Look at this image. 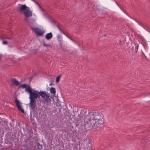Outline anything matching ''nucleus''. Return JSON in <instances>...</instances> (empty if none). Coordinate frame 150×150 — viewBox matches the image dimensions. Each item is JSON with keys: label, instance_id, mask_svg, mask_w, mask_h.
<instances>
[{"label": "nucleus", "instance_id": "nucleus-1", "mask_svg": "<svg viewBox=\"0 0 150 150\" xmlns=\"http://www.w3.org/2000/svg\"><path fill=\"white\" fill-rule=\"evenodd\" d=\"M85 123V127L86 129L98 131L103 127V115L99 112L90 111L87 115L83 116Z\"/></svg>", "mask_w": 150, "mask_h": 150}, {"label": "nucleus", "instance_id": "nucleus-2", "mask_svg": "<svg viewBox=\"0 0 150 150\" xmlns=\"http://www.w3.org/2000/svg\"><path fill=\"white\" fill-rule=\"evenodd\" d=\"M26 87L27 88L25 89V91L30 93L29 98L30 99V103L29 106L32 110L33 112H35V108H37L35 99L37 98H40V96L45 99L47 103H50L51 102V100L50 98V95L48 94L47 92L45 91H41L39 92L38 91L35 90L32 91V89L30 86L25 84L19 86L18 89L21 88H25Z\"/></svg>", "mask_w": 150, "mask_h": 150}, {"label": "nucleus", "instance_id": "nucleus-3", "mask_svg": "<svg viewBox=\"0 0 150 150\" xmlns=\"http://www.w3.org/2000/svg\"><path fill=\"white\" fill-rule=\"evenodd\" d=\"M28 132L29 137L27 139L24 141L25 143L23 145V146L25 148L24 149L25 150L35 147L36 144L38 141V138L37 136L33 137V133L32 130H30L28 131Z\"/></svg>", "mask_w": 150, "mask_h": 150}, {"label": "nucleus", "instance_id": "nucleus-4", "mask_svg": "<svg viewBox=\"0 0 150 150\" xmlns=\"http://www.w3.org/2000/svg\"><path fill=\"white\" fill-rule=\"evenodd\" d=\"M19 11L24 15L25 21H28V18L32 16V11L25 5L19 4Z\"/></svg>", "mask_w": 150, "mask_h": 150}, {"label": "nucleus", "instance_id": "nucleus-5", "mask_svg": "<svg viewBox=\"0 0 150 150\" xmlns=\"http://www.w3.org/2000/svg\"><path fill=\"white\" fill-rule=\"evenodd\" d=\"M32 30L38 36H41L43 35L44 31V30L38 28L31 27Z\"/></svg>", "mask_w": 150, "mask_h": 150}, {"label": "nucleus", "instance_id": "nucleus-6", "mask_svg": "<svg viewBox=\"0 0 150 150\" xmlns=\"http://www.w3.org/2000/svg\"><path fill=\"white\" fill-rule=\"evenodd\" d=\"M15 101L18 110H21L23 113H24V109L22 108L21 105V103H20L19 101L17 99V96H16L15 97Z\"/></svg>", "mask_w": 150, "mask_h": 150}, {"label": "nucleus", "instance_id": "nucleus-7", "mask_svg": "<svg viewBox=\"0 0 150 150\" xmlns=\"http://www.w3.org/2000/svg\"><path fill=\"white\" fill-rule=\"evenodd\" d=\"M92 146L91 142L89 141L88 142L83 144V150H91Z\"/></svg>", "mask_w": 150, "mask_h": 150}, {"label": "nucleus", "instance_id": "nucleus-8", "mask_svg": "<svg viewBox=\"0 0 150 150\" xmlns=\"http://www.w3.org/2000/svg\"><path fill=\"white\" fill-rule=\"evenodd\" d=\"M11 84L12 85L13 84H15L16 86H18L19 84V82L17 81L16 79L14 78V79H13L11 80Z\"/></svg>", "mask_w": 150, "mask_h": 150}, {"label": "nucleus", "instance_id": "nucleus-9", "mask_svg": "<svg viewBox=\"0 0 150 150\" xmlns=\"http://www.w3.org/2000/svg\"><path fill=\"white\" fill-rule=\"evenodd\" d=\"M57 40H58L60 45H61L63 42L62 37L60 35L58 34L57 36Z\"/></svg>", "mask_w": 150, "mask_h": 150}, {"label": "nucleus", "instance_id": "nucleus-10", "mask_svg": "<svg viewBox=\"0 0 150 150\" xmlns=\"http://www.w3.org/2000/svg\"><path fill=\"white\" fill-rule=\"evenodd\" d=\"M52 37V34L51 33H50L47 34L45 36V38L47 40H49L51 39Z\"/></svg>", "mask_w": 150, "mask_h": 150}, {"label": "nucleus", "instance_id": "nucleus-11", "mask_svg": "<svg viewBox=\"0 0 150 150\" xmlns=\"http://www.w3.org/2000/svg\"><path fill=\"white\" fill-rule=\"evenodd\" d=\"M51 93L52 94H55L56 93L55 89L54 88L51 87L50 89Z\"/></svg>", "mask_w": 150, "mask_h": 150}, {"label": "nucleus", "instance_id": "nucleus-12", "mask_svg": "<svg viewBox=\"0 0 150 150\" xmlns=\"http://www.w3.org/2000/svg\"><path fill=\"white\" fill-rule=\"evenodd\" d=\"M61 76V75H59L56 78V83H58L59 81Z\"/></svg>", "mask_w": 150, "mask_h": 150}, {"label": "nucleus", "instance_id": "nucleus-13", "mask_svg": "<svg viewBox=\"0 0 150 150\" xmlns=\"http://www.w3.org/2000/svg\"><path fill=\"white\" fill-rule=\"evenodd\" d=\"M43 46L45 47H51V45H50L46 44L45 43H43Z\"/></svg>", "mask_w": 150, "mask_h": 150}, {"label": "nucleus", "instance_id": "nucleus-14", "mask_svg": "<svg viewBox=\"0 0 150 150\" xmlns=\"http://www.w3.org/2000/svg\"><path fill=\"white\" fill-rule=\"evenodd\" d=\"M3 44L4 45H6L8 44V42L5 40H4L3 41Z\"/></svg>", "mask_w": 150, "mask_h": 150}, {"label": "nucleus", "instance_id": "nucleus-15", "mask_svg": "<svg viewBox=\"0 0 150 150\" xmlns=\"http://www.w3.org/2000/svg\"><path fill=\"white\" fill-rule=\"evenodd\" d=\"M138 47V45L137 46L135 47V51L136 52H137Z\"/></svg>", "mask_w": 150, "mask_h": 150}, {"label": "nucleus", "instance_id": "nucleus-16", "mask_svg": "<svg viewBox=\"0 0 150 150\" xmlns=\"http://www.w3.org/2000/svg\"><path fill=\"white\" fill-rule=\"evenodd\" d=\"M1 54H0V59H1Z\"/></svg>", "mask_w": 150, "mask_h": 150}, {"label": "nucleus", "instance_id": "nucleus-17", "mask_svg": "<svg viewBox=\"0 0 150 150\" xmlns=\"http://www.w3.org/2000/svg\"><path fill=\"white\" fill-rule=\"evenodd\" d=\"M58 28L59 29V30H60V28L59 27H58Z\"/></svg>", "mask_w": 150, "mask_h": 150}, {"label": "nucleus", "instance_id": "nucleus-18", "mask_svg": "<svg viewBox=\"0 0 150 150\" xmlns=\"http://www.w3.org/2000/svg\"><path fill=\"white\" fill-rule=\"evenodd\" d=\"M52 84V83H51L50 84V85H51Z\"/></svg>", "mask_w": 150, "mask_h": 150}]
</instances>
